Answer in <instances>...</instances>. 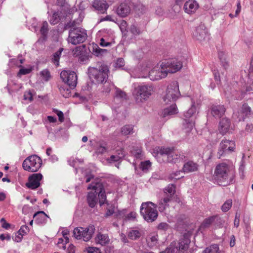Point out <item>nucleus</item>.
<instances>
[{"label":"nucleus","instance_id":"obj_18","mask_svg":"<svg viewBox=\"0 0 253 253\" xmlns=\"http://www.w3.org/2000/svg\"><path fill=\"white\" fill-rule=\"evenodd\" d=\"M209 37L208 32L203 25L197 27L193 33V38L201 42L209 39Z\"/></svg>","mask_w":253,"mask_h":253},{"label":"nucleus","instance_id":"obj_31","mask_svg":"<svg viewBox=\"0 0 253 253\" xmlns=\"http://www.w3.org/2000/svg\"><path fill=\"white\" fill-rule=\"evenodd\" d=\"M47 216V215L44 211H39L34 214L33 218H35V221L37 223L41 224L44 222Z\"/></svg>","mask_w":253,"mask_h":253},{"label":"nucleus","instance_id":"obj_42","mask_svg":"<svg viewBox=\"0 0 253 253\" xmlns=\"http://www.w3.org/2000/svg\"><path fill=\"white\" fill-rule=\"evenodd\" d=\"M232 206V201L231 199L227 200L222 206L221 210L223 212L228 211Z\"/></svg>","mask_w":253,"mask_h":253},{"label":"nucleus","instance_id":"obj_4","mask_svg":"<svg viewBox=\"0 0 253 253\" xmlns=\"http://www.w3.org/2000/svg\"><path fill=\"white\" fill-rule=\"evenodd\" d=\"M89 72L90 76L94 78L96 82L103 83L107 81L109 70L107 65L99 63L96 67L89 68Z\"/></svg>","mask_w":253,"mask_h":253},{"label":"nucleus","instance_id":"obj_62","mask_svg":"<svg viewBox=\"0 0 253 253\" xmlns=\"http://www.w3.org/2000/svg\"><path fill=\"white\" fill-rule=\"evenodd\" d=\"M136 213L135 212H133V211H132V212H130V213H129L127 216H126V218L128 219H135L136 217Z\"/></svg>","mask_w":253,"mask_h":253},{"label":"nucleus","instance_id":"obj_27","mask_svg":"<svg viewBox=\"0 0 253 253\" xmlns=\"http://www.w3.org/2000/svg\"><path fill=\"white\" fill-rule=\"evenodd\" d=\"M217 215H213L205 218L201 224L199 230L201 231L210 227L211 225L215 221Z\"/></svg>","mask_w":253,"mask_h":253},{"label":"nucleus","instance_id":"obj_10","mask_svg":"<svg viewBox=\"0 0 253 253\" xmlns=\"http://www.w3.org/2000/svg\"><path fill=\"white\" fill-rule=\"evenodd\" d=\"M162 66L168 75V74H173L180 70L183 64L181 61L174 58L162 62Z\"/></svg>","mask_w":253,"mask_h":253},{"label":"nucleus","instance_id":"obj_7","mask_svg":"<svg viewBox=\"0 0 253 253\" xmlns=\"http://www.w3.org/2000/svg\"><path fill=\"white\" fill-rule=\"evenodd\" d=\"M42 165L41 158L36 155L27 157L22 163V167L25 170L34 172L38 171Z\"/></svg>","mask_w":253,"mask_h":253},{"label":"nucleus","instance_id":"obj_8","mask_svg":"<svg viewBox=\"0 0 253 253\" xmlns=\"http://www.w3.org/2000/svg\"><path fill=\"white\" fill-rule=\"evenodd\" d=\"M94 231V226L89 225L86 228L81 227L75 228L74 230L73 233L76 239H82L85 242H87L91 239Z\"/></svg>","mask_w":253,"mask_h":253},{"label":"nucleus","instance_id":"obj_22","mask_svg":"<svg viewBox=\"0 0 253 253\" xmlns=\"http://www.w3.org/2000/svg\"><path fill=\"white\" fill-rule=\"evenodd\" d=\"M226 108L222 105H213L211 107L212 115L217 118H220L224 115Z\"/></svg>","mask_w":253,"mask_h":253},{"label":"nucleus","instance_id":"obj_55","mask_svg":"<svg viewBox=\"0 0 253 253\" xmlns=\"http://www.w3.org/2000/svg\"><path fill=\"white\" fill-rule=\"evenodd\" d=\"M106 148L105 146L100 145L97 147L96 150V153L97 154H102L106 151Z\"/></svg>","mask_w":253,"mask_h":253},{"label":"nucleus","instance_id":"obj_11","mask_svg":"<svg viewBox=\"0 0 253 253\" xmlns=\"http://www.w3.org/2000/svg\"><path fill=\"white\" fill-rule=\"evenodd\" d=\"M197 108L194 103H193L191 107L184 114V119L183 126L185 131L186 133L190 132L193 128L195 123L192 120H189L196 112Z\"/></svg>","mask_w":253,"mask_h":253},{"label":"nucleus","instance_id":"obj_9","mask_svg":"<svg viewBox=\"0 0 253 253\" xmlns=\"http://www.w3.org/2000/svg\"><path fill=\"white\" fill-rule=\"evenodd\" d=\"M154 87L152 85L143 84L137 87L135 99L137 102H143L147 100L154 92Z\"/></svg>","mask_w":253,"mask_h":253},{"label":"nucleus","instance_id":"obj_24","mask_svg":"<svg viewBox=\"0 0 253 253\" xmlns=\"http://www.w3.org/2000/svg\"><path fill=\"white\" fill-rule=\"evenodd\" d=\"M231 122L229 119L225 118H223L219 122L218 129L219 132L224 135L229 130Z\"/></svg>","mask_w":253,"mask_h":253},{"label":"nucleus","instance_id":"obj_20","mask_svg":"<svg viewBox=\"0 0 253 253\" xmlns=\"http://www.w3.org/2000/svg\"><path fill=\"white\" fill-rule=\"evenodd\" d=\"M199 7V4L195 0H188L185 2L183 9L186 13L192 14L196 12Z\"/></svg>","mask_w":253,"mask_h":253},{"label":"nucleus","instance_id":"obj_16","mask_svg":"<svg viewBox=\"0 0 253 253\" xmlns=\"http://www.w3.org/2000/svg\"><path fill=\"white\" fill-rule=\"evenodd\" d=\"M68 7L66 6L60 7L51 16L49 22L51 25H55L59 22L60 20L66 16L68 13Z\"/></svg>","mask_w":253,"mask_h":253},{"label":"nucleus","instance_id":"obj_38","mask_svg":"<svg viewBox=\"0 0 253 253\" xmlns=\"http://www.w3.org/2000/svg\"><path fill=\"white\" fill-rule=\"evenodd\" d=\"M133 126L132 125H125L122 127L121 132L123 135H126L133 133Z\"/></svg>","mask_w":253,"mask_h":253},{"label":"nucleus","instance_id":"obj_54","mask_svg":"<svg viewBox=\"0 0 253 253\" xmlns=\"http://www.w3.org/2000/svg\"><path fill=\"white\" fill-rule=\"evenodd\" d=\"M28 230L29 228L27 226L22 225L18 232L20 234H21L23 236L28 232Z\"/></svg>","mask_w":253,"mask_h":253},{"label":"nucleus","instance_id":"obj_13","mask_svg":"<svg viewBox=\"0 0 253 253\" xmlns=\"http://www.w3.org/2000/svg\"><path fill=\"white\" fill-rule=\"evenodd\" d=\"M60 77L63 82L68 85L70 88H74L77 84V76L75 72L71 71H62Z\"/></svg>","mask_w":253,"mask_h":253},{"label":"nucleus","instance_id":"obj_26","mask_svg":"<svg viewBox=\"0 0 253 253\" xmlns=\"http://www.w3.org/2000/svg\"><path fill=\"white\" fill-rule=\"evenodd\" d=\"M130 8L126 3H122L117 9V14L122 17H125L130 13Z\"/></svg>","mask_w":253,"mask_h":253},{"label":"nucleus","instance_id":"obj_23","mask_svg":"<svg viewBox=\"0 0 253 253\" xmlns=\"http://www.w3.org/2000/svg\"><path fill=\"white\" fill-rule=\"evenodd\" d=\"M172 198L167 195H164L158 203V208L160 212H163L169 208Z\"/></svg>","mask_w":253,"mask_h":253},{"label":"nucleus","instance_id":"obj_60","mask_svg":"<svg viewBox=\"0 0 253 253\" xmlns=\"http://www.w3.org/2000/svg\"><path fill=\"white\" fill-rule=\"evenodd\" d=\"M67 253H75V247L73 244H70L67 250Z\"/></svg>","mask_w":253,"mask_h":253},{"label":"nucleus","instance_id":"obj_53","mask_svg":"<svg viewBox=\"0 0 253 253\" xmlns=\"http://www.w3.org/2000/svg\"><path fill=\"white\" fill-rule=\"evenodd\" d=\"M83 48L81 46L76 47L73 50V55L74 56H79L82 55Z\"/></svg>","mask_w":253,"mask_h":253},{"label":"nucleus","instance_id":"obj_58","mask_svg":"<svg viewBox=\"0 0 253 253\" xmlns=\"http://www.w3.org/2000/svg\"><path fill=\"white\" fill-rule=\"evenodd\" d=\"M31 69L27 68H21L19 71V73L21 75H26L30 73L31 72Z\"/></svg>","mask_w":253,"mask_h":253},{"label":"nucleus","instance_id":"obj_12","mask_svg":"<svg viewBox=\"0 0 253 253\" xmlns=\"http://www.w3.org/2000/svg\"><path fill=\"white\" fill-rule=\"evenodd\" d=\"M190 240L184 237L179 242L174 241L172 242L169 248L171 253H183L188 248Z\"/></svg>","mask_w":253,"mask_h":253},{"label":"nucleus","instance_id":"obj_40","mask_svg":"<svg viewBox=\"0 0 253 253\" xmlns=\"http://www.w3.org/2000/svg\"><path fill=\"white\" fill-rule=\"evenodd\" d=\"M158 236L157 235H150L147 239L148 244L150 247H153L156 245L158 242Z\"/></svg>","mask_w":253,"mask_h":253},{"label":"nucleus","instance_id":"obj_64","mask_svg":"<svg viewBox=\"0 0 253 253\" xmlns=\"http://www.w3.org/2000/svg\"><path fill=\"white\" fill-rule=\"evenodd\" d=\"M213 75L214 76V80L216 82H219L220 81V78L219 74V73L217 71L214 70L213 71Z\"/></svg>","mask_w":253,"mask_h":253},{"label":"nucleus","instance_id":"obj_36","mask_svg":"<svg viewBox=\"0 0 253 253\" xmlns=\"http://www.w3.org/2000/svg\"><path fill=\"white\" fill-rule=\"evenodd\" d=\"M127 236L129 239L136 240L140 237L141 233L137 230H132L128 232Z\"/></svg>","mask_w":253,"mask_h":253},{"label":"nucleus","instance_id":"obj_28","mask_svg":"<svg viewBox=\"0 0 253 253\" xmlns=\"http://www.w3.org/2000/svg\"><path fill=\"white\" fill-rule=\"evenodd\" d=\"M95 241L97 244L104 246L109 244L110 239L107 234L99 232L97 233L95 238Z\"/></svg>","mask_w":253,"mask_h":253},{"label":"nucleus","instance_id":"obj_34","mask_svg":"<svg viewBox=\"0 0 253 253\" xmlns=\"http://www.w3.org/2000/svg\"><path fill=\"white\" fill-rule=\"evenodd\" d=\"M127 95L126 93L119 88H116L114 95L115 99H119L120 101L126 99Z\"/></svg>","mask_w":253,"mask_h":253},{"label":"nucleus","instance_id":"obj_2","mask_svg":"<svg viewBox=\"0 0 253 253\" xmlns=\"http://www.w3.org/2000/svg\"><path fill=\"white\" fill-rule=\"evenodd\" d=\"M213 177L218 185L227 186L234 182L235 177V171L228 164L221 163L216 166Z\"/></svg>","mask_w":253,"mask_h":253},{"label":"nucleus","instance_id":"obj_14","mask_svg":"<svg viewBox=\"0 0 253 253\" xmlns=\"http://www.w3.org/2000/svg\"><path fill=\"white\" fill-rule=\"evenodd\" d=\"M87 189H92L95 191L96 195H98L100 206H102L105 203L106 196L103 185L101 182L91 183L88 185Z\"/></svg>","mask_w":253,"mask_h":253},{"label":"nucleus","instance_id":"obj_59","mask_svg":"<svg viewBox=\"0 0 253 253\" xmlns=\"http://www.w3.org/2000/svg\"><path fill=\"white\" fill-rule=\"evenodd\" d=\"M234 226L236 227H238L239 226L240 224V215L238 214L237 213H236L235 217L234 219Z\"/></svg>","mask_w":253,"mask_h":253},{"label":"nucleus","instance_id":"obj_17","mask_svg":"<svg viewBox=\"0 0 253 253\" xmlns=\"http://www.w3.org/2000/svg\"><path fill=\"white\" fill-rule=\"evenodd\" d=\"M167 76V73L162 66V63L160 66L158 65L155 67L149 72V78L152 81L159 80Z\"/></svg>","mask_w":253,"mask_h":253},{"label":"nucleus","instance_id":"obj_57","mask_svg":"<svg viewBox=\"0 0 253 253\" xmlns=\"http://www.w3.org/2000/svg\"><path fill=\"white\" fill-rule=\"evenodd\" d=\"M24 99L25 100H28L30 101L33 100L32 94L30 91L26 92L24 93Z\"/></svg>","mask_w":253,"mask_h":253},{"label":"nucleus","instance_id":"obj_63","mask_svg":"<svg viewBox=\"0 0 253 253\" xmlns=\"http://www.w3.org/2000/svg\"><path fill=\"white\" fill-rule=\"evenodd\" d=\"M23 238V235L20 234L18 232L17 235H16L13 238V240L16 242H20L22 241Z\"/></svg>","mask_w":253,"mask_h":253},{"label":"nucleus","instance_id":"obj_47","mask_svg":"<svg viewBox=\"0 0 253 253\" xmlns=\"http://www.w3.org/2000/svg\"><path fill=\"white\" fill-rule=\"evenodd\" d=\"M106 51V49H103L99 48L97 45L93 47L92 52L96 56L99 54H102Z\"/></svg>","mask_w":253,"mask_h":253},{"label":"nucleus","instance_id":"obj_5","mask_svg":"<svg viewBox=\"0 0 253 253\" xmlns=\"http://www.w3.org/2000/svg\"><path fill=\"white\" fill-rule=\"evenodd\" d=\"M75 22L71 23V27L75 26ZM86 30L83 28H73L69 31L68 42L74 45L83 43L87 39Z\"/></svg>","mask_w":253,"mask_h":253},{"label":"nucleus","instance_id":"obj_52","mask_svg":"<svg viewBox=\"0 0 253 253\" xmlns=\"http://www.w3.org/2000/svg\"><path fill=\"white\" fill-rule=\"evenodd\" d=\"M215 221H216L217 226L219 228L222 227L225 222V220L222 217H219L218 215H217Z\"/></svg>","mask_w":253,"mask_h":253},{"label":"nucleus","instance_id":"obj_39","mask_svg":"<svg viewBox=\"0 0 253 253\" xmlns=\"http://www.w3.org/2000/svg\"><path fill=\"white\" fill-rule=\"evenodd\" d=\"M48 32V25L46 21H44L42 23V26L40 29L41 34L42 37L45 38L46 37L47 34Z\"/></svg>","mask_w":253,"mask_h":253},{"label":"nucleus","instance_id":"obj_46","mask_svg":"<svg viewBox=\"0 0 253 253\" xmlns=\"http://www.w3.org/2000/svg\"><path fill=\"white\" fill-rule=\"evenodd\" d=\"M180 171L171 173L169 175V179L170 180L179 179L183 177V176L180 175Z\"/></svg>","mask_w":253,"mask_h":253},{"label":"nucleus","instance_id":"obj_35","mask_svg":"<svg viewBox=\"0 0 253 253\" xmlns=\"http://www.w3.org/2000/svg\"><path fill=\"white\" fill-rule=\"evenodd\" d=\"M121 155H112L109 158L107 159V161L109 163H112L113 162H117L119 161L122 158H123L125 154L123 150H121Z\"/></svg>","mask_w":253,"mask_h":253},{"label":"nucleus","instance_id":"obj_43","mask_svg":"<svg viewBox=\"0 0 253 253\" xmlns=\"http://www.w3.org/2000/svg\"><path fill=\"white\" fill-rule=\"evenodd\" d=\"M151 167V163L149 161L142 162L140 168L142 171L147 172Z\"/></svg>","mask_w":253,"mask_h":253},{"label":"nucleus","instance_id":"obj_49","mask_svg":"<svg viewBox=\"0 0 253 253\" xmlns=\"http://www.w3.org/2000/svg\"><path fill=\"white\" fill-rule=\"evenodd\" d=\"M85 252H86V253H101L99 248L92 247L86 248Z\"/></svg>","mask_w":253,"mask_h":253},{"label":"nucleus","instance_id":"obj_1","mask_svg":"<svg viewBox=\"0 0 253 253\" xmlns=\"http://www.w3.org/2000/svg\"><path fill=\"white\" fill-rule=\"evenodd\" d=\"M180 96L178 83L173 82L168 86L166 94L163 97V101L166 104L172 103L169 107L165 108L161 113V116L163 118L168 116L176 114L178 112V109L175 103V101Z\"/></svg>","mask_w":253,"mask_h":253},{"label":"nucleus","instance_id":"obj_51","mask_svg":"<svg viewBox=\"0 0 253 253\" xmlns=\"http://www.w3.org/2000/svg\"><path fill=\"white\" fill-rule=\"evenodd\" d=\"M169 227V225L166 222H161L158 225V229L163 231H166L168 230Z\"/></svg>","mask_w":253,"mask_h":253},{"label":"nucleus","instance_id":"obj_3","mask_svg":"<svg viewBox=\"0 0 253 253\" xmlns=\"http://www.w3.org/2000/svg\"><path fill=\"white\" fill-rule=\"evenodd\" d=\"M158 154L161 156L167 157L169 163H179L182 162L185 158L183 153H180L175 151L173 148L162 147H158Z\"/></svg>","mask_w":253,"mask_h":253},{"label":"nucleus","instance_id":"obj_50","mask_svg":"<svg viewBox=\"0 0 253 253\" xmlns=\"http://www.w3.org/2000/svg\"><path fill=\"white\" fill-rule=\"evenodd\" d=\"M53 111L57 114L58 117L59 121L62 123L64 121V116L63 112L61 111H59L57 109H54Z\"/></svg>","mask_w":253,"mask_h":253},{"label":"nucleus","instance_id":"obj_32","mask_svg":"<svg viewBox=\"0 0 253 253\" xmlns=\"http://www.w3.org/2000/svg\"><path fill=\"white\" fill-rule=\"evenodd\" d=\"M176 192V187L174 184H169L164 189V195L169 196L170 198H172Z\"/></svg>","mask_w":253,"mask_h":253},{"label":"nucleus","instance_id":"obj_45","mask_svg":"<svg viewBox=\"0 0 253 253\" xmlns=\"http://www.w3.org/2000/svg\"><path fill=\"white\" fill-rule=\"evenodd\" d=\"M130 32L135 36L139 35L141 33V31L139 27L135 25H132L130 27Z\"/></svg>","mask_w":253,"mask_h":253},{"label":"nucleus","instance_id":"obj_29","mask_svg":"<svg viewBox=\"0 0 253 253\" xmlns=\"http://www.w3.org/2000/svg\"><path fill=\"white\" fill-rule=\"evenodd\" d=\"M198 169V165L191 161H189L186 163L183 167V172L186 173L196 171Z\"/></svg>","mask_w":253,"mask_h":253},{"label":"nucleus","instance_id":"obj_6","mask_svg":"<svg viewBox=\"0 0 253 253\" xmlns=\"http://www.w3.org/2000/svg\"><path fill=\"white\" fill-rule=\"evenodd\" d=\"M156 208V205L151 202L143 203L140 212L146 221L151 222L155 221L158 217V211Z\"/></svg>","mask_w":253,"mask_h":253},{"label":"nucleus","instance_id":"obj_37","mask_svg":"<svg viewBox=\"0 0 253 253\" xmlns=\"http://www.w3.org/2000/svg\"><path fill=\"white\" fill-rule=\"evenodd\" d=\"M202 253H220L217 245L214 244L207 248Z\"/></svg>","mask_w":253,"mask_h":253},{"label":"nucleus","instance_id":"obj_41","mask_svg":"<svg viewBox=\"0 0 253 253\" xmlns=\"http://www.w3.org/2000/svg\"><path fill=\"white\" fill-rule=\"evenodd\" d=\"M63 50V48H60L57 52L53 54V57L52 58V61L54 64H56L57 66L59 65V60L61 56V53Z\"/></svg>","mask_w":253,"mask_h":253},{"label":"nucleus","instance_id":"obj_56","mask_svg":"<svg viewBox=\"0 0 253 253\" xmlns=\"http://www.w3.org/2000/svg\"><path fill=\"white\" fill-rule=\"evenodd\" d=\"M116 67L121 68L125 65V61L123 58H119L117 60L116 63Z\"/></svg>","mask_w":253,"mask_h":253},{"label":"nucleus","instance_id":"obj_21","mask_svg":"<svg viewBox=\"0 0 253 253\" xmlns=\"http://www.w3.org/2000/svg\"><path fill=\"white\" fill-rule=\"evenodd\" d=\"M92 7L100 13H105L109 7V5L104 0H93Z\"/></svg>","mask_w":253,"mask_h":253},{"label":"nucleus","instance_id":"obj_30","mask_svg":"<svg viewBox=\"0 0 253 253\" xmlns=\"http://www.w3.org/2000/svg\"><path fill=\"white\" fill-rule=\"evenodd\" d=\"M97 201L96 194L94 192H89L87 196V202L90 208L95 207Z\"/></svg>","mask_w":253,"mask_h":253},{"label":"nucleus","instance_id":"obj_33","mask_svg":"<svg viewBox=\"0 0 253 253\" xmlns=\"http://www.w3.org/2000/svg\"><path fill=\"white\" fill-rule=\"evenodd\" d=\"M218 57L220 60L221 66L225 70H227L229 66L228 60L226 58V54L223 51L218 52Z\"/></svg>","mask_w":253,"mask_h":253},{"label":"nucleus","instance_id":"obj_25","mask_svg":"<svg viewBox=\"0 0 253 253\" xmlns=\"http://www.w3.org/2000/svg\"><path fill=\"white\" fill-rule=\"evenodd\" d=\"M251 113V108L247 104H244L238 113V118L240 121H244L246 117H248Z\"/></svg>","mask_w":253,"mask_h":253},{"label":"nucleus","instance_id":"obj_19","mask_svg":"<svg viewBox=\"0 0 253 253\" xmlns=\"http://www.w3.org/2000/svg\"><path fill=\"white\" fill-rule=\"evenodd\" d=\"M42 178V175L41 173H34L29 177V182L26 184V186L32 189H35L40 186V181Z\"/></svg>","mask_w":253,"mask_h":253},{"label":"nucleus","instance_id":"obj_48","mask_svg":"<svg viewBox=\"0 0 253 253\" xmlns=\"http://www.w3.org/2000/svg\"><path fill=\"white\" fill-rule=\"evenodd\" d=\"M60 91L62 95L65 98L68 97L71 93L70 89L64 87H61L60 88Z\"/></svg>","mask_w":253,"mask_h":253},{"label":"nucleus","instance_id":"obj_61","mask_svg":"<svg viewBox=\"0 0 253 253\" xmlns=\"http://www.w3.org/2000/svg\"><path fill=\"white\" fill-rule=\"evenodd\" d=\"M100 45L101 46L106 47V46H108L109 45H111V43L109 42H106L105 40L104 39L101 38V40H100Z\"/></svg>","mask_w":253,"mask_h":253},{"label":"nucleus","instance_id":"obj_15","mask_svg":"<svg viewBox=\"0 0 253 253\" xmlns=\"http://www.w3.org/2000/svg\"><path fill=\"white\" fill-rule=\"evenodd\" d=\"M235 149V144L234 141L223 139L219 146L218 154L220 158L224 154L234 151Z\"/></svg>","mask_w":253,"mask_h":253},{"label":"nucleus","instance_id":"obj_44","mask_svg":"<svg viewBox=\"0 0 253 253\" xmlns=\"http://www.w3.org/2000/svg\"><path fill=\"white\" fill-rule=\"evenodd\" d=\"M40 75L45 81H48L51 76L49 71L47 69H44L40 72Z\"/></svg>","mask_w":253,"mask_h":253}]
</instances>
